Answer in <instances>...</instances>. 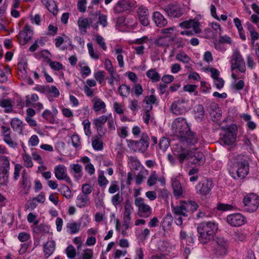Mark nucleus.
Returning <instances> with one entry per match:
<instances>
[{
	"label": "nucleus",
	"mask_w": 259,
	"mask_h": 259,
	"mask_svg": "<svg viewBox=\"0 0 259 259\" xmlns=\"http://www.w3.org/2000/svg\"><path fill=\"white\" fill-rule=\"evenodd\" d=\"M171 130L183 145L193 146L198 142V138L190 130V125L184 118H176L172 122Z\"/></svg>",
	"instance_id": "obj_1"
},
{
	"label": "nucleus",
	"mask_w": 259,
	"mask_h": 259,
	"mask_svg": "<svg viewBox=\"0 0 259 259\" xmlns=\"http://www.w3.org/2000/svg\"><path fill=\"white\" fill-rule=\"evenodd\" d=\"M249 164L247 157L237 155L233 160L230 173L234 179H244L248 174Z\"/></svg>",
	"instance_id": "obj_2"
},
{
	"label": "nucleus",
	"mask_w": 259,
	"mask_h": 259,
	"mask_svg": "<svg viewBox=\"0 0 259 259\" xmlns=\"http://www.w3.org/2000/svg\"><path fill=\"white\" fill-rule=\"evenodd\" d=\"M197 229L199 242L206 244L213 238L218 230V226L214 222H204L199 224Z\"/></svg>",
	"instance_id": "obj_3"
},
{
	"label": "nucleus",
	"mask_w": 259,
	"mask_h": 259,
	"mask_svg": "<svg viewBox=\"0 0 259 259\" xmlns=\"http://www.w3.org/2000/svg\"><path fill=\"white\" fill-rule=\"evenodd\" d=\"M231 70L232 71L231 77L233 79L238 78L237 75L234 72V70H237L241 73H245L246 71V66L244 59L240 54V52L235 50L234 51L231 56Z\"/></svg>",
	"instance_id": "obj_4"
},
{
	"label": "nucleus",
	"mask_w": 259,
	"mask_h": 259,
	"mask_svg": "<svg viewBox=\"0 0 259 259\" xmlns=\"http://www.w3.org/2000/svg\"><path fill=\"white\" fill-rule=\"evenodd\" d=\"M172 212L174 215L175 221L177 225L181 226L183 222V217H187L189 211V203L182 201L179 205L171 206Z\"/></svg>",
	"instance_id": "obj_5"
},
{
	"label": "nucleus",
	"mask_w": 259,
	"mask_h": 259,
	"mask_svg": "<svg viewBox=\"0 0 259 259\" xmlns=\"http://www.w3.org/2000/svg\"><path fill=\"white\" fill-rule=\"evenodd\" d=\"M127 146L134 152L144 153L149 146V137L146 133H143L139 141L127 140Z\"/></svg>",
	"instance_id": "obj_6"
},
{
	"label": "nucleus",
	"mask_w": 259,
	"mask_h": 259,
	"mask_svg": "<svg viewBox=\"0 0 259 259\" xmlns=\"http://www.w3.org/2000/svg\"><path fill=\"white\" fill-rule=\"evenodd\" d=\"M10 169V159L6 156H0V185L5 186L9 181Z\"/></svg>",
	"instance_id": "obj_7"
},
{
	"label": "nucleus",
	"mask_w": 259,
	"mask_h": 259,
	"mask_svg": "<svg viewBox=\"0 0 259 259\" xmlns=\"http://www.w3.org/2000/svg\"><path fill=\"white\" fill-rule=\"evenodd\" d=\"M244 208L249 212L255 211L259 206V197L254 193L247 194L243 199Z\"/></svg>",
	"instance_id": "obj_8"
},
{
	"label": "nucleus",
	"mask_w": 259,
	"mask_h": 259,
	"mask_svg": "<svg viewBox=\"0 0 259 259\" xmlns=\"http://www.w3.org/2000/svg\"><path fill=\"white\" fill-rule=\"evenodd\" d=\"M162 10L170 18H180L184 14V9L182 5L177 2L167 5L162 8Z\"/></svg>",
	"instance_id": "obj_9"
},
{
	"label": "nucleus",
	"mask_w": 259,
	"mask_h": 259,
	"mask_svg": "<svg viewBox=\"0 0 259 259\" xmlns=\"http://www.w3.org/2000/svg\"><path fill=\"white\" fill-rule=\"evenodd\" d=\"M211 251L217 256L226 255L227 251V242L222 237H219L211 243Z\"/></svg>",
	"instance_id": "obj_10"
},
{
	"label": "nucleus",
	"mask_w": 259,
	"mask_h": 259,
	"mask_svg": "<svg viewBox=\"0 0 259 259\" xmlns=\"http://www.w3.org/2000/svg\"><path fill=\"white\" fill-rule=\"evenodd\" d=\"M134 211V207L131 201L126 200L124 205V212L123 214V224L121 229L126 231L131 224V214Z\"/></svg>",
	"instance_id": "obj_11"
},
{
	"label": "nucleus",
	"mask_w": 259,
	"mask_h": 259,
	"mask_svg": "<svg viewBox=\"0 0 259 259\" xmlns=\"http://www.w3.org/2000/svg\"><path fill=\"white\" fill-rule=\"evenodd\" d=\"M135 205L138 207L141 217L148 218L151 215V207L144 202V200L142 197H137L135 199Z\"/></svg>",
	"instance_id": "obj_12"
},
{
	"label": "nucleus",
	"mask_w": 259,
	"mask_h": 259,
	"mask_svg": "<svg viewBox=\"0 0 259 259\" xmlns=\"http://www.w3.org/2000/svg\"><path fill=\"white\" fill-rule=\"evenodd\" d=\"M187 102L184 99H179L173 101L170 106V110L172 114L180 115L187 110Z\"/></svg>",
	"instance_id": "obj_13"
},
{
	"label": "nucleus",
	"mask_w": 259,
	"mask_h": 259,
	"mask_svg": "<svg viewBox=\"0 0 259 259\" xmlns=\"http://www.w3.org/2000/svg\"><path fill=\"white\" fill-rule=\"evenodd\" d=\"M226 222L231 226L239 227L246 223V219L241 213H235L228 215L226 218Z\"/></svg>",
	"instance_id": "obj_14"
},
{
	"label": "nucleus",
	"mask_w": 259,
	"mask_h": 259,
	"mask_svg": "<svg viewBox=\"0 0 259 259\" xmlns=\"http://www.w3.org/2000/svg\"><path fill=\"white\" fill-rule=\"evenodd\" d=\"M236 127L233 125H229L224 135L221 138L222 141L227 145L233 144L236 140Z\"/></svg>",
	"instance_id": "obj_15"
},
{
	"label": "nucleus",
	"mask_w": 259,
	"mask_h": 259,
	"mask_svg": "<svg viewBox=\"0 0 259 259\" xmlns=\"http://www.w3.org/2000/svg\"><path fill=\"white\" fill-rule=\"evenodd\" d=\"M213 187L211 180H205L198 183L196 186V192L198 194L205 195L208 194Z\"/></svg>",
	"instance_id": "obj_16"
},
{
	"label": "nucleus",
	"mask_w": 259,
	"mask_h": 259,
	"mask_svg": "<svg viewBox=\"0 0 259 259\" xmlns=\"http://www.w3.org/2000/svg\"><path fill=\"white\" fill-rule=\"evenodd\" d=\"M32 31L31 27L29 25H25L24 29L20 31L17 35L18 40L21 45H24L27 43L32 36Z\"/></svg>",
	"instance_id": "obj_17"
},
{
	"label": "nucleus",
	"mask_w": 259,
	"mask_h": 259,
	"mask_svg": "<svg viewBox=\"0 0 259 259\" xmlns=\"http://www.w3.org/2000/svg\"><path fill=\"white\" fill-rule=\"evenodd\" d=\"M55 176L58 180H64L68 183H71V180L67 174L65 166L62 164L57 165L54 168Z\"/></svg>",
	"instance_id": "obj_18"
},
{
	"label": "nucleus",
	"mask_w": 259,
	"mask_h": 259,
	"mask_svg": "<svg viewBox=\"0 0 259 259\" xmlns=\"http://www.w3.org/2000/svg\"><path fill=\"white\" fill-rule=\"evenodd\" d=\"M132 7L131 0H119L114 6L113 10L114 14H118L129 10Z\"/></svg>",
	"instance_id": "obj_19"
},
{
	"label": "nucleus",
	"mask_w": 259,
	"mask_h": 259,
	"mask_svg": "<svg viewBox=\"0 0 259 259\" xmlns=\"http://www.w3.org/2000/svg\"><path fill=\"white\" fill-rule=\"evenodd\" d=\"M179 26L182 28L189 29L192 28L196 34L200 33L201 30L200 28V23L194 19L184 21L179 24Z\"/></svg>",
	"instance_id": "obj_20"
},
{
	"label": "nucleus",
	"mask_w": 259,
	"mask_h": 259,
	"mask_svg": "<svg viewBox=\"0 0 259 259\" xmlns=\"http://www.w3.org/2000/svg\"><path fill=\"white\" fill-rule=\"evenodd\" d=\"M174 154L178 158L180 163H182L185 159L190 158V151L178 145L174 150Z\"/></svg>",
	"instance_id": "obj_21"
},
{
	"label": "nucleus",
	"mask_w": 259,
	"mask_h": 259,
	"mask_svg": "<svg viewBox=\"0 0 259 259\" xmlns=\"http://www.w3.org/2000/svg\"><path fill=\"white\" fill-rule=\"evenodd\" d=\"M189 159L192 163L197 165L202 164L205 161V158L203 154L196 150L194 151H190Z\"/></svg>",
	"instance_id": "obj_22"
},
{
	"label": "nucleus",
	"mask_w": 259,
	"mask_h": 259,
	"mask_svg": "<svg viewBox=\"0 0 259 259\" xmlns=\"http://www.w3.org/2000/svg\"><path fill=\"white\" fill-rule=\"evenodd\" d=\"M137 13L141 24L144 26H148L149 24L148 9L145 7H141L138 8Z\"/></svg>",
	"instance_id": "obj_23"
},
{
	"label": "nucleus",
	"mask_w": 259,
	"mask_h": 259,
	"mask_svg": "<svg viewBox=\"0 0 259 259\" xmlns=\"http://www.w3.org/2000/svg\"><path fill=\"white\" fill-rule=\"evenodd\" d=\"M152 18L155 24L158 27H164L167 23V19L159 12H154Z\"/></svg>",
	"instance_id": "obj_24"
},
{
	"label": "nucleus",
	"mask_w": 259,
	"mask_h": 259,
	"mask_svg": "<svg viewBox=\"0 0 259 259\" xmlns=\"http://www.w3.org/2000/svg\"><path fill=\"white\" fill-rule=\"evenodd\" d=\"M20 185L23 189V193L27 194L31 188V183L29 177L24 173L22 174Z\"/></svg>",
	"instance_id": "obj_25"
},
{
	"label": "nucleus",
	"mask_w": 259,
	"mask_h": 259,
	"mask_svg": "<svg viewBox=\"0 0 259 259\" xmlns=\"http://www.w3.org/2000/svg\"><path fill=\"white\" fill-rule=\"evenodd\" d=\"M56 248V243L54 240H48L43 246L44 255L49 257L54 252Z\"/></svg>",
	"instance_id": "obj_26"
},
{
	"label": "nucleus",
	"mask_w": 259,
	"mask_h": 259,
	"mask_svg": "<svg viewBox=\"0 0 259 259\" xmlns=\"http://www.w3.org/2000/svg\"><path fill=\"white\" fill-rule=\"evenodd\" d=\"M76 206L79 208H83L88 206L90 203V198L84 194H79L77 195L76 201Z\"/></svg>",
	"instance_id": "obj_27"
},
{
	"label": "nucleus",
	"mask_w": 259,
	"mask_h": 259,
	"mask_svg": "<svg viewBox=\"0 0 259 259\" xmlns=\"http://www.w3.org/2000/svg\"><path fill=\"white\" fill-rule=\"evenodd\" d=\"M93 109L96 112L102 110V113L106 112V104L101 99L95 98L93 100Z\"/></svg>",
	"instance_id": "obj_28"
},
{
	"label": "nucleus",
	"mask_w": 259,
	"mask_h": 259,
	"mask_svg": "<svg viewBox=\"0 0 259 259\" xmlns=\"http://www.w3.org/2000/svg\"><path fill=\"white\" fill-rule=\"evenodd\" d=\"M172 187L174 195L177 197L181 196L183 193L182 187L180 182L175 178L172 179Z\"/></svg>",
	"instance_id": "obj_29"
},
{
	"label": "nucleus",
	"mask_w": 259,
	"mask_h": 259,
	"mask_svg": "<svg viewBox=\"0 0 259 259\" xmlns=\"http://www.w3.org/2000/svg\"><path fill=\"white\" fill-rule=\"evenodd\" d=\"M42 3L54 15L57 14V6L54 0H42Z\"/></svg>",
	"instance_id": "obj_30"
},
{
	"label": "nucleus",
	"mask_w": 259,
	"mask_h": 259,
	"mask_svg": "<svg viewBox=\"0 0 259 259\" xmlns=\"http://www.w3.org/2000/svg\"><path fill=\"white\" fill-rule=\"evenodd\" d=\"M11 125L14 131L17 132L19 134L22 133L23 121L18 118H13L11 121Z\"/></svg>",
	"instance_id": "obj_31"
},
{
	"label": "nucleus",
	"mask_w": 259,
	"mask_h": 259,
	"mask_svg": "<svg viewBox=\"0 0 259 259\" xmlns=\"http://www.w3.org/2000/svg\"><path fill=\"white\" fill-rule=\"evenodd\" d=\"M71 171L74 173V177L76 180H79L82 176V167L79 164H73L70 165Z\"/></svg>",
	"instance_id": "obj_32"
},
{
	"label": "nucleus",
	"mask_w": 259,
	"mask_h": 259,
	"mask_svg": "<svg viewBox=\"0 0 259 259\" xmlns=\"http://www.w3.org/2000/svg\"><path fill=\"white\" fill-rule=\"evenodd\" d=\"M128 163L132 169L138 170L142 166L138 158L134 156L128 157Z\"/></svg>",
	"instance_id": "obj_33"
},
{
	"label": "nucleus",
	"mask_w": 259,
	"mask_h": 259,
	"mask_svg": "<svg viewBox=\"0 0 259 259\" xmlns=\"http://www.w3.org/2000/svg\"><path fill=\"white\" fill-rule=\"evenodd\" d=\"M0 107L4 108L5 113H9L13 110L12 101L10 99H1Z\"/></svg>",
	"instance_id": "obj_34"
},
{
	"label": "nucleus",
	"mask_w": 259,
	"mask_h": 259,
	"mask_svg": "<svg viewBox=\"0 0 259 259\" xmlns=\"http://www.w3.org/2000/svg\"><path fill=\"white\" fill-rule=\"evenodd\" d=\"M66 228L70 234H75L80 230V227L78 223L73 220L70 221L66 225Z\"/></svg>",
	"instance_id": "obj_35"
},
{
	"label": "nucleus",
	"mask_w": 259,
	"mask_h": 259,
	"mask_svg": "<svg viewBox=\"0 0 259 259\" xmlns=\"http://www.w3.org/2000/svg\"><path fill=\"white\" fill-rule=\"evenodd\" d=\"M146 76L150 78L154 82H158L160 80L161 76L156 69H151L146 72Z\"/></svg>",
	"instance_id": "obj_36"
},
{
	"label": "nucleus",
	"mask_w": 259,
	"mask_h": 259,
	"mask_svg": "<svg viewBox=\"0 0 259 259\" xmlns=\"http://www.w3.org/2000/svg\"><path fill=\"white\" fill-rule=\"evenodd\" d=\"M241 117L243 119L246 121V126L248 129L250 130H254L256 127V124L253 121H251V116L248 114H243L241 115Z\"/></svg>",
	"instance_id": "obj_37"
},
{
	"label": "nucleus",
	"mask_w": 259,
	"mask_h": 259,
	"mask_svg": "<svg viewBox=\"0 0 259 259\" xmlns=\"http://www.w3.org/2000/svg\"><path fill=\"white\" fill-rule=\"evenodd\" d=\"M50 231V228L48 226L40 224L39 225L36 226L33 228V232L36 234H41L42 235L48 233Z\"/></svg>",
	"instance_id": "obj_38"
},
{
	"label": "nucleus",
	"mask_w": 259,
	"mask_h": 259,
	"mask_svg": "<svg viewBox=\"0 0 259 259\" xmlns=\"http://www.w3.org/2000/svg\"><path fill=\"white\" fill-rule=\"evenodd\" d=\"M77 24L79 29L81 31L86 32V29L90 27L89 22L87 18H79Z\"/></svg>",
	"instance_id": "obj_39"
},
{
	"label": "nucleus",
	"mask_w": 259,
	"mask_h": 259,
	"mask_svg": "<svg viewBox=\"0 0 259 259\" xmlns=\"http://www.w3.org/2000/svg\"><path fill=\"white\" fill-rule=\"evenodd\" d=\"M4 142L7 144L10 147L13 149H16L18 147V143L14 137H12L11 135L4 137L3 139Z\"/></svg>",
	"instance_id": "obj_40"
},
{
	"label": "nucleus",
	"mask_w": 259,
	"mask_h": 259,
	"mask_svg": "<svg viewBox=\"0 0 259 259\" xmlns=\"http://www.w3.org/2000/svg\"><path fill=\"white\" fill-rule=\"evenodd\" d=\"M176 58L178 61L185 64L189 63L191 60L190 58L184 51H182L176 55Z\"/></svg>",
	"instance_id": "obj_41"
},
{
	"label": "nucleus",
	"mask_w": 259,
	"mask_h": 259,
	"mask_svg": "<svg viewBox=\"0 0 259 259\" xmlns=\"http://www.w3.org/2000/svg\"><path fill=\"white\" fill-rule=\"evenodd\" d=\"M108 117L105 115H102L98 118L93 119V124L95 127H100L104 126L105 123L107 122Z\"/></svg>",
	"instance_id": "obj_42"
},
{
	"label": "nucleus",
	"mask_w": 259,
	"mask_h": 259,
	"mask_svg": "<svg viewBox=\"0 0 259 259\" xmlns=\"http://www.w3.org/2000/svg\"><path fill=\"white\" fill-rule=\"evenodd\" d=\"M92 145L94 149L96 151H100L103 149V142L97 137L92 138Z\"/></svg>",
	"instance_id": "obj_43"
},
{
	"label": "nucleus",
	"mask_w": 259,
	"mask_h": 259,
	"mask_svg": "<svg viewBox=\"0 0 259 259\" xmlns=\"http://www.w3.org/2000/svg\"><path fill=\"white\" fill-rule=\"evenodd\" d=\"M108 180L104 176V171L102 170L99 171L98 183L99 186L105 187L108 184Z\"/></svg>",
	"instance_id": "obj_44"
},
{
	"label": "nucleus",
	"mask_w": 259,
	"mask_h": 259,
	"mask_svg": "<svg viewBox=\"0 0 259 259\" xmlns=\"http://www.w3.org/2000/svg\"><path fill=\"white\" fill-rule=\"evenodd\" d=\"M123 200V197L122 194L119 193H117L116 194L113 195L111 197V203L115 207H117L118 206L121 205V202Z\"/></svg>",
	"instance_id": "obj_45"
},
{
	"label": "nucleus",
	"mask_w": 259,
	"mask_h": 259,
	"mask_svg": "<svg viewBox=\"0 0 259 259\" xmlns=\"http://www.w3.org/2000/svg\"><path fill=\"white\" fill-rule=\"evenodd\" d=\"M116 54L117 56V60L119 64V66L120 68L124 67V63L123 61V57L122 54L124 52V51L121 48H115L114 49Z\"/></svg>",
	"instance_id": "obj_46"
},
{
	"label": "nucleus",
	"mask_w": 259,
	"mask_h": 259,
	"mask_svg": "<svg viewBox=\"0 0 259 259\" xmlns=\"http://www.w3.org/2000/svg\"><path fill=\"white\" fill-rule=\"evenodd\" d=\"M175 248V246L172 245L168 241H163L160 247L161 251L168 252L172 251Z\"/></svg>",
	"instance_id": "obj_47"
},
{
	"label": "nucleus",
	"mask_w": 259,
	"mask_h": 259,
	"mask_svg": "<svg viewBox=\"0 0 259 259\" xmlns=\"http://www.w3.org/2000/svg\"><path fill=\"white\" fill-rule=\"evenodd\" d=\"M59 190L66 198L69 199L72 197L71 192L67 185H62Z\"/></svg>",
	"instance_id": "obj_48"
},
{
	"label": "nucleus",
	"mask_w": 259,
	"mask_h": 259,
	"mask_svg": "<svg viewBox=\"0 0 259 259\" xmlns=\"http://www.w3.org/2000/svg\"><path fill=\"white\" fill-rule=\"evenodd\" d=\"M120 95L122 97H127L131 91V88L126 84L121 85L118 89Z\"/></svg>",
	"instance_id": "obj_49"
},
{
	"label": "nucleus",
	"mask_w": 259,
	"mask_h": 259,
	"mask_svg": "<svg viewBox=\"0 0 259 259\" xmlns=\"http://www.w3.org/2000/svg\"><path fill=\"white\" fill-rule=\"evenodd\" d=\"M234 206L232 205L222 203H218L216 206L217 209L221 211L232 210L234 208Z\"/></svg>",
	"instance_id": "obj_50"
},
{
	"label": "nucleus",
	"mask_w": 259,
	"mask_h": 259,
	"mask_svg": "<svg viewBox=\"0 0 259 259\" xmlns=\"http://www.w3.org/2000/svg\"><path fill=\"white\" fill-rule=\"evenodd\" d=\"M81 259H93L94 252L93 249L86 248L82 250L81 254Z\"/></svg>",
	"instance_id": "obj_51"
},
{
	"label": "nucleus",
	"mask_w": 259,
	"mask_h": 259,
	"mask_svg": "<svg viewBox=\"0 0 259 259\" xmlns=\"http://www.w3.org/2000/svg\"><path fill=\"white\" fill-rule=\"evenodd\" d=\"M158 177L156 174V171H152L150 176H149L148 181L147 185L149 186H152L156 184L158 181Z\"/></svg>",
	"instance_id": "obj_52"
},
{
	"label": "nucleus",
	"mask_w": 259,
	"mask_h": 259,
	"mask_svg": "<svg viewBox=\"0 0 259 259\" xmlns=\"http://www.w3.org/2000/svg\"><path fill=\"white\" fill-rule=\"evenodd\" d=\"M237 79H234L235 80L233 82L231 88L232 90L236 91L242 90L245 85L244 81L243 80H236Z\"/></svg>",
	"instance_id": "obj_53"
},
{
	"label": "nucleus",
	"mask_w": 259,
	"mask_h": 259,
	"mask_svg": "<svg viewBox=\"0 0 259 259\" xmlns=\"http://www.w3.org/2000/svg\"><path fill=\"white\" fill-rule=\"evenodd\" d=\"M209 107L210 108V109L212 111V112H215V115H214V117L215 118H220L221 116V109L220 108H219L218 105L214 103V102H212V103H210L209 105Z\"/></svg>",
	"instance_id": "obj_54"
},
{
	"label": "nucleus",
	"mask_w": 259,
	"mask_h": 259,
	"mask_svg": "<svg viewBox=\"0 0 259 259\" xmlns=\"http://www.w3.org/2000/svg\"><path fill=\"white\" fill-rule=\"evenodd\" d=\"M67 256L70 259H73L76 255V251L72 245H69L65 249Z\"/></svg>",
	"instance_id": "obj_55"
},
{
	"label": "nucleus",
	"mask_w": 259,
	"mask_h": 259,
	"mask_svg": "<svg viewBox=\"0 0 259 259\" xmlns=\"http://www.w3.org/2000/svg\"><path fill=\"white\" fill-rule=\"evenodd\" d=\"M47 94H50L54 98H57L60 95L58 89L54 85L47 86Z\"/></svg>",
	"instance_id": "obj_56"
},
{
	"label": "nucleus",
	"mask_w": 259,
	"mask_h": 259,
	"mask_svg": "<svg viewBox=\"0 0 259 259\" xmlns=\"http://www.w3.org/2000/svg\"><path fill=\"white\" fill-rule=\"evenodd\" d=\"M87 47L89 50V53L90 57L94 60H98L99 59V55L97 52L94 51V49L93 47V45L92 43H88L87 44Z\"/></svg>",
	"instance_id": "obj_57"
},
{
	"label": "nucleus",
	"mask_w": 259,
	"mask_h": 259,
	"mask_svg": "<svg viewBox=\"0 0 259 259\" xmlns=\"http://www.w3.org/2000/svg\"><path fill=\"white\" fill-rule=\"evenodd\" d=\"M172 41L177 45V48H180L185 46L187 40L182 37H175L172 38Z\"/></svg>",
	"instance_id": "obj_58"
},
{
	"label": "nucleus",
	"mask_w": 259,
	"mask_h": 259,
	"mask_svg": "<svg viewBox=\"0 0 259 259\" xmlns=\"http://www.w3.org/2000/svg\"><path fill=\"white\" fill-rule=\"evenodd\" d=\"M119 190V187L118 185V182L115 180L112 181L108 189V192L110 194H114L116 192L118 191Z\"/></svg>",
	"instance_id": "obj_59"
},
{
	"label": "nucleus",
	"mask_w": 259,
	"mask_h": 259,
	"mask_svg": "<svg viewBox=\"0 0 259 259\" xmlns=\"http://www.w3.org/2000/svg\"><path fill=\"white\" fill-rule=\"evenodd\" d=\"M48 63L50 67L56 71H59L63 69V65L57 61H52L51 60L48 61Z\"/></svg>",
	"instance_id": "obj_60"
},
{
	"label": "nucleus",
	"mask_w": 259,
	"mask_h": 259,
	"mask_svg": "<svg viewBox=\"0 0 259 259\" xmlns=\"http://www.w3.org/2000/svg\"><path fill=\"white\" fill-rule=\"evenodd\" d=\"M204 116V110L203 106L199 104L197 106L195 113V117L197 119L201 120Z\"/></svg>",
	"instance_id": "obj_61"
},
{
	"label": "nucleus",
	"mask_w": 259,
	"mask_h": 259,
	"mask_svg": "<svg viewBox=\"0 0 259 259\" xmlns=\"http://www.w3.org/2000/svg\"><path fill=\"white\" fill-rule=\"evenodd\" d=\"M90 219L89 215L84 214L80 218L78 223L80 227H85L87 226L90 223Z\"/></svg>",
	"instance_id": "obj_62"
},
{
	"label": "nucleus",
	"mask_w": 259,
	"mask_h": 259,
	"mask_svg": "<svg viewBox=\"0 0 259 259\" xmlns=\"http://www.w3.org/2000/svg\"><path fill=\"white\" fill-rule=\"evenodd\" d=\"M96 42L103 49V51H106L107 49V46L105 42L104 38L100 35L96 36Z\"/></svg>",
	"instance_id": "obj_63"
},
{
	"label": "nucleus",
	"mask_w": 259,
	"mask_h": 259,
	"mask_svg": "<svg viewBox=\"0 0 259 259\" xmlns=\"http://www.w3.org/2000/svg\"><path fill=\"white\" fill-rule=\"evenodd\" d=\"M23 159L24 166L26 167H31L33 166L31 157L28 154L25 153L23 155Z\"/></svg>",
	"instance_id": "obj_64"
}]
</instances>
